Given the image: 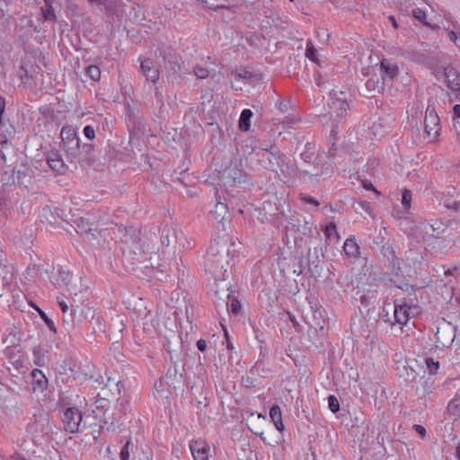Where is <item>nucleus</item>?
Returning a JSON list of instances; mask_svg holds the SVG:
<instances>
[{"instance_id": "27", "label": "nucleus", "mask_w": 460, "mask_h": 460, "mask_svg": "<svg viewBox=\"0 0 460 460\" xmlns=\"http://www.w3.org/2000/svg\"><path fill=\"white\" fill-rule=\"evenodd\" d=\"M270 417L274 426L279 431H282L284 429V424L282 421V413L279 405H273L270 409Z\"/></svg>"}, {"instance_id": "53", "label": "nucleus", "mask_w": 460, "mask_h": 460, "mask_svg": "<svg viewBox=\"0 0 460 460\" xmlns=\"http://www.w3.org/2000/svg\"><path fill=\"white\" fill-rule=\"evenodd\" d=\"M84 134L88 139H93L95 137L94 128L91 125H87L84 128Z\"/></svg>"}, {"instance_id": "29", "label": "nucleus", "mask_w": 460, "mask_h": 460, "mask_svg": "<svg viewBox=\"0 0 460 460\" xmlns=\"http://www.w3.org/2000/svg\"><path fill=\"white\" fill-rule=\"evenodd\" d=\"M343 251L345 254L349 257H357L358 255L359 246L356 243L354 236H350L345 241L343 245Z\"/></svg>"}, {"instance_id": "21", "label": "nucleus", "mask_w": 460, "mask_h": 460, "mask_svg": "<svg viewBox=\"0 0 460 460\" xmlns=\"http://www.w3.org/2000/svg\"><path fill=\"white\" fill-rule=\"evenodd\" d=\"M217 199V200L215 209L212 210L210 214L215 220L218 223H222L229 218L228 205L226 202L221 201L219 196Z\"/></svg>"}, {"instance_id": "33", "label": "nucleus", "mask_w": 460, "mask_h": 460, "mask_svg": "<svg viewBox=\"0 0 460 460\" xmlns=\"http://www.w3.org/2000/svg\"><path fill=\"white\" fill-rule=\"evenodd\" d=\"M175 231L169 226L164 227L161 234V243L164 246H169L172 241H175Z\"/></svg>"}, {"instance_id": "8", "label": "nucleus", "mask_w": 460, "mask_h": 460, "mask_svg": "<svg viewBox=\"0 0 460 460\" xmlns=\"http://www.w3.org/2000/svg\"><path fill=\"white\" fill-rule=\"evenodd\" d=\"M221 179L225 184L234 185L243 181V172L240 162L237 159L231 160L223 170Z\"/></svg>"}, {"instance_id": "30", "label": "nucleus", "mask_w": 460, "mask_h": 460, "mask_svg": "<svg viewBox=\"0 0 460 460\" xmlns=\"http://www.w3.org/2000/svg\"><path fill=\"white\" fill-rule=\"evenodd\" d=\"M381 77H382L381 79L377 76L370 77L366 82V87L369 91H377L378 93H380L381 91H383L385 89V77L384 75Z\"/></svg>"}, {"instance_id": "56", "label": "nucleus", "mask_w": 460, "mask_h": 460, "mask_svg": "<svg viewBox=\"0 0 460 460\" xmlns=\"http://www.w3.org/2000/svg\"><path fill=\"white\" fill-rule=\"evenodd\" d=\"M318 325L319 326H311L309 329V334L310 333L318 334L320 332L321 336H323L324 335V328L320 323H318Z\"/></svg>"}, {"instance_id": "34", "label": "nucleus", "mask_w": 460, "mask_h": 460, "mask_svg": "<svg viewBox=\"0 0 460 460\" xmlns=\"http://www.w3.org/2000/svg\"><path fill=\"white\" fill-rule=\"evenodd\" d=\"M380 252L384 257L387 258L388 260H391L394 264L398 262V258L395 254V252L392 245H390L389 243H385L384 244H382V246L380 247Z\"/></svg>"}, {"instance_id": "43", "label": "nucleus", "mask_w": 460, "mask_h": 460, "mask_svg": "<svg viewBox=\"0 0 460 460\" xmlns=\"http://www.w3.org/2000/svg\"><path fill=\"white\" fill-rule=\"evenodd\" d=\"M328 408L332 412L336 413L340 411V402L335 395L328 396Z\"/></svg>"}, {"instance_id": "64", "label": "nucleus", "mask_w": 460, "mask_h": 460, "mask_svg": "<svg viewBox=\"0 0 460 460\" xmlns=\"http://www.w3.org/2000/svg\"><path fill=\"white\" fill-rule=\"evenodd\" d=\"M454 119L460 118V104H456L453 108Z\"/></svg>"}, {"instance_id": "54", "label": "nucleus", "mask_w": 460, "mask_h": 460, "mask_svg": "<svg viewBox=\"0 0 460 460\" xmlns=\"http://www.w3.org/2000/svg\"><path fill=\"white\" fill-rule=\"evenodd\" d=\"M358 208H361L362 210H364L365 212L368 213L370 216L371 215V204L370 202L367 201V200H360L358 202Z\"/></svg>"}, {"instance_id": "10", "label": "nucleus", "mask_w": 460, "mask_h": 460, "mask_svg": "<svg viewBox=\"0 0 460 460\" xmlns=\"http://www.w3.org/2000/svg\"><path fill=\"white\" fill-rule=\"evenodd\" d=\"M16 445L17 449L11 457L14 460H31V456L35 454L32 441L26 438H21L17 439Z\"/></svg>"}, {"instance_id": "59", "label": "nucleus", "mask_w": 460, "mask_h": 460, "mask_svg": "<svg viewBox=\"0 0 460 460\" xmlns=\"http://www.w3.org/2000/svg\"><path fill=\"white\" fill-rule=\"evenodd\" d=\"M253 332H254V334H255V339L260 343H264L265 341L263 339V333L257 327H253Z\"/></svg>"}, {"instance_id": "32", "label": "nucleus", "mask_w": 460, "mask_h": 460, "mask_svg": "<svg viewBox=\"0 0 460 460\" xmlns=\"http://www.w3.org/2000/svg\"><path fill=\"white\" fill-rule=\"evenodd\" d=\"M49 351L45 349L41 346H37L33 348V355H34V361L35 364L43 367L46 365V357Z\"/></svg>"}, {"instance_id": "7", "label": "nucleus", "mask_w": 460, "mask_h": 460, "mask_svg": "<svg viewBox=\"0 0 460 460\" xmlns=\"http://www.w3.org/2000/svg\"><path fill=\"white\" fill-rule=\"evenodd\" d=\"M82 412L76 407L66 408L63 415V424L66 431L75 433L79 430L82 422Z\"/></svg>"}, {"instance_id": "18", "label": "nucleus", "mask_w": 460, "mask_h": 460, "mask_svg": "<svg viewBox=\"0 0 460 460\" xmlns=\"http://www.w3.org/2000/svg\"><path fill=\"white\" fill-rule=\"evenodd\" d=\"M31 386L34 393H43L48 388V379L44 373L40 369L32 370L31 374Z\"/></svg>"}, {"instance_id": "63", "label": "nucleus", "mask_w": 460, "mask_h": 460, "mask_svg": "<svg viewBox=\"0 0 460 460\" xmlns=\"http://www.w3.org/2000/svg\"><path fill=\"white\" fill-rule=\"evenodd\" d=\"M197 348L199 351H205L207 349V341L203 339H200L197 341Z\"/></svg>"}, {"instance_id": "37", "label": "nucleus", "mask_w": 460, "mask_h": 460, "mask_svg": "<svg viewBox=\"0 0 460 460\" xmlns=\"http://www.w3.org/2000/svg\"><path fill=\"white\" fill-rule=\"evenodd\" d=\"M447 411L451 415L460 416V396H456L449 402Z\"/></svg>"}, {"instance_id": "6", "label": "nucleus", "mask_w": 460, "mask_h": 460, "mask_svg": "<svg viewBox=\"0 0 460 460\" xmlns=\"http://www.w3.org/2000/svg\"><path fill=\"white\" fill-rule=\"evenodd\" d=\"M157 59L162 58L164 67L172 72L180 69V56L171 48L157 49L155 51Z\"/></svg>"}, {"instance_id": "1", "label": "nucleus", "mask_w": 460, "mask_h": 460, "mask_svg": "<svg viewBox=\"0 0 460 460\" xmlns=\"http://www.w3.org/2000/svg\"><path fill=\"white\" fill-rule=\"evenodd\" d=\"M229 264V248L227 242L224 239H215L210 243L205 258V270L214 275L215 278H221L226 271Z\"/></svg>"}, {"instance_id": "57", "label": "nucleus", "mask_w": 460, "mask_h": 460, "mask_svg": "<svg viewBox=\"0 0 460 460\" xmlns=\"http://www.w3.org/2000/svg\"><path fill=\"white\" fill-rule=\"evenodd\" d=\"M227 3H228V0H222V1H219V3H217V4H211L209 5V8H211V9L227 8Z\"/></svg>"}, {"instance_id": "52", "label": "nucleus", "mask_w": 460, "mask_h": 460, "mask_svg": "<svg viewBox=\"0 0 460 460\" xmlns=\"http://www.w3.org/2000/svg\"><path fill=\"white\" fill-rule=\"evenodd\" d=\"M5 105H6L5 98L4 96L0 95V128L4 127V123L3 120V114L5 110Z\"/></svg>"}, {"instance_id": "28", "label": "nucleus", "mask_w": 460, "mask_h": 460, "mask_svg": "<svg viewBox=\"0 0 460 460\" xmlns=\"http://www.w3.org/2000/svg\"><path fill=\"white\" fill-rule=\"evenodd\" d=\"M424 260L421 252H419L417 250L410 248L405 252V261L409 266H416L417 264H421Z\"/></svg>"}, {"instance_id": "14", "label": "nucleus", "mask_w": 460, "mask_h": 460, "mask_svg": "<svg viewBox=\"0 0 460 460\" xmlns=\"http://www.w3.org/2000/svg\"><path fill=\"white\" fill-rule=\"evenodd\" d=\"M14 131V128L11 127L10 130L6 129V133H0V158L4 162L13 154V146L9 138Z\"/></svg>"}, {"instance_id": "17", "label": "nucleus", "mask_w": 460, "mask_h": 460, "mask_svg": "<svg viewBox=\"0 0 460 460\" xmlns=\"http://www.w3.org/2000/svg\"><path fill=\"white\" fill-rule=\"evenodd\" d=\"M231 76L236 81L245 80L249 84L252 85L261 80V75L251 72L245 67L232 71Z\"/></svg>"}, {"instance_id": "49", "label": "nucleus", "mask_w": 460, "mask_h": 460, "mask_svg": "<svg viewBox=\"0 0 460 460\" xmlns=\"http://www.w3.org/2000/svg\"><path fill=\"white\" fill-rule=\"evenodd\" d=\"M194 74L196 75L197 77L200 79H205L208 76L209 72L207 68L196 66L194 68Z\"/></svg>"}, {"instance_id": "22", "label": "nucleus", "mask_w": 460, "mask_h": 460, "mask_svg": "<svg viewBox=\"0 0 460 460\" xmlns=\"http://www.w3.org/2000/svg\"><path fill=\"white\" fill-rule=\"evenodd\" d=\"M381 76H385V80L388 79L390 82L398 74V66L396 64L391 62L390 60L384 58L381 61L380 66Z\"/></svg>"}, {"instance_id": "19", "label": "nucleus", "mask_w": 460, "mask_h": 460, "mask_svg": "<svg viewBox=\"0 0 460 460\" xmlns=\"http://www.w3.org/2000/svg\"><path fill=\"white\" fill-rule=\"evenodd\" d=\"M96 162L94 146L92 144H84L80 147V160L76 164L85 163L91 166Z\"/></svg>"}, {"instance_id": "15", "label": "nucleus", "mask_w": 460, "mask_h": 460, "mask_svg": "<svg viewBox=\"0 0 460 460\" xmlns=\"http://www.w3.org/2000/svg\"><path fill=\"white\" fill-rule=\"evenodd\" d=\"M58 303L63 313V324L69 331L75 326V308L73 305L69 307L67 303L60 297H58Z\"/></svg>"}, {"instance_id": "46", "label": "nucleus", "mask_w": 460, "mask_h": 460, "mask_svg": "<svg viewBox=\"0 0 460 460\" xmlns=\"http://www.w3.org/2000/svg\"><path fill=\"white\" fill-rule=\"evenodd\" d=\"M426 364H427V367L429 368V371L431 373V374H435L437 373L438 367H439V362L438 361H434L433 358H427L426 359Z\"/></svg>"}, {"instance_id": "9", "label": "nucleus", "mask_w": 460, "mask_h": 460, "mask_svg": "<svg viewBox=\"0 0 460 460\" xmlns=\"http://www.w3.org/2000/svg\"><path fill=\"white\" fill-rule=\"evenodd\" d=\"M388 307L389 310H393L394 324H405L408 322L411 307L407 305L405 298L395 299L394 305L388 303Z\"/></svg>"}, {"instance_id": "45", "label": "nucleus", "mask_w": 460, "mask_h": 460, "mask_svg": "<svg viewBox=\"0 0 460 460\" xmlns=\"http://www.w3.org/2000/svg\"><path fill=\"white\" fill-rule=\"evenodd\" d=\"M110 401L105 398H98L94 402L95 408L105 412L110 408Z\"/></svg>"}, {"instance_id": "16", "label": "nucleus", "mask_w": 460, "mask_h": 460, "mask_svg": "<svg viewBox=\"0 0 460 460\" xmlns=\"http://www.w3.org/2000/svg\"><path fill=\"white\" fill-rule=\"evenodd\" d=\"M140 68L146 80L156 83L159 79V69L155 66V62L151 58H145L141 61Z\"/></svg>"}, {"instance_id": "38", "label": "nucleus", "mask_w": 460, "mask_h": 460, "mask_svg": "<svg viewBox=\"0 0 460 460\" xmlns=\"http://www.w3.org/2000/svg\"><path fill=\"white\" fill-rule=\"evenodd\" d=\"M87 75L93 81L97 82L101 78V70L99 66L91 65L86 67Z\"/></svg>"}, {"instance_id": "35", "label": "nucleus", "mask_w": 460, "mask_h": 460, "mask_svg": "<svg viewBox=\"0 0 460 460\" xmlns=\"http://www.w3.org/2000/svg\"><path fill=\"white\" fill-rule=\"evenodd\" d=\"M41 12L46 21L57 20V15L55 14L52 3L50 0H45V6L41 7Z\"/></svg>"}, {"instance_id": "36", "label": "nucleus", "mask_w": 460, "mask_h": 460, "mask_svg": "<svg viewBox=\"0 0 460 460\" xmlns=\"http://www.w3.org/2000/svg\"><path fill=\"white\" fill-rule=\"evenodd\" d=\"M379 318H382L385 323L394 325L393 318V310H389L388 303H385L382 311L378 314Z\"/></svg>"}, {"instance_id": "24", "label": "nucleus", "mask_w": 460, "mask_h": 460, "mask_svg": "<svg viewBox=\"0 0 460 460\" xmlns=\"http://www.w3.org/2000/svg\"><path fill=\"white\" fill-rule=\"evenodd\" d=\"M231 296L226 291H216L214 293L213 303L217 310L226 309L228 311Z\"/></svg>"}, {"instance_id": "48", "label": "nucleus", "mask_w": 460, "mask_h": 460, "mask_svg": "<svg viewBox=\"0 0 460 460\" xmlns=\"http://www.w3.org/2000/svg\"><path fill=\"white\" fill-rule=\"evenodd\" d=\"M411 201V192L409 190H404L402 195V203L405 208H409Z\"/></svg>"}, {"instance_id": "42", "label": "nucleus", "mask_w": 460, "mask_h": 460, "mask_svg": "<svg viewBox=\"0 0 460 460\" xmlns=\"http://www.w3.org/2000/svg\"><path fill=\"white\" fill-rule=\"evenodd\" d=\"M324 234L326 238L330 240L332 237L339 238L335 223L331 222L329 225L326 226Z\"/></svg>"}, {"instance_id": "31", "label": "nucleus", "mask_w": 460, "mask_h": 460, "mask_svg": "<svg viewBox=\"0 0 460 460\" xmlns=\"http://www.w3.org/2000/svg\"><path fill=\"white\" fill-rule=\"evenodd\" d=\"M253 113L249 109H244L240 115L239 119V128L242 131H248L251 127V118L252 117Z\"/></svg>"}, {"instance_id": "26", "label": "nucleus", "mask_w": 460, "mask_h": 460, "mask_svg": "<svg viewBox=\"0 0 460 460\" xmlns=\"http://www.w3.org/2000/svg\"><path fill=\"white\" fill-rule=\"evenodd\" d=\"M279 163L277 165V173L279 171L280 173L283 174L285 178H289L296 175L295 166L287 162L283 155H279Z\"/></svg>"}, {"instance_id": "44", "label": "nucleus", "mask_w": 460, "mask_h": 460, "mask_svg": "<svg viewBox=\"0 0 460 460\" xmlns=\"http://www.w3.org/2000/svg\"><path fill=\"white\" fill-rule=\"evenodd\" d=\"M134 445L130 440H128L120 451L121 460H129V450L133 448Z\"/></svg>"}, {"instance_id": "5", "label": "nucleus", "mask_w": 460, "mask_h": 460, "mask_svg": "<svg viewBox=\"0 0 460 460\" xmlns=\"http://www.w3.org/2000/svg\"><path fill=\"white\" fill-rule=\"evenodd\" d=\"M425 131L429 137L433 140L437 139L439 136L441 126L440 119L436 111L434 105L429 104L426 109L424 119Z\"/></svg>"}, {"instance_id": "2", "label": "nucleus", "mask_w": 460, "mask_h": 460, "mask_svg": "<svg viewBox=\"0 0 460 460\" xmlns=\"http://www.w3.org/2000/svg\"><path fill=\"white\" fill-rule=\"evenodd\" d=\"M332 112L324 114L323 116V124L326 128H330V138L332 143V148L330 150L331 155H332V151L335 150V141L337 140L338 128L339 125L342 122L344 116L347 113V111L349 109V103L345 100L335 99L332 101L330 104Z\"/></svg>"}, {"instance_id": "11", "label": "nucleus", "mask_w": 460, "mask_h": 460, "mask_svg": "<svg viewBox=\"0 0 460 460\" xmlns=\"http://www.w3.org/2000/svg\"><path fill=\"white\" fill-rule=\"evenodd\" d=\"M445 82L447 88L456 93V100L460 102V74L451 66L444 68Z\"/></svg>"}, {"instance_id": "12", "label": "nucleus", "mask_w": 460, "mask_h": 460, "mask_svg": "<svg viewBox=\"0 0 460 460\" xmlns=\"http://www.w3.org/2000/svg\"><path fill=\"white\" fill-rule=\"evenodd\" d=\"M190 449L194 460H208L210 447L206 440L197 439L190 442Z\"/></svg>"}, {"instance_id": "13", "label": "nucleus", "mask_w": 460, "mask_h": 460, "mask_svg": "<svg viewBox=\"0 0 460 460\" xmlns=\"http://www.w3.org/2000/svg\"><path fill=\"white\" fill-rule=\"evenodd\" d=\"M47 164L52 171L64 174L67 171V165L65 164L58 150L52 148L47 153Z\"/></svg>"}, {"instance_id": "50", "label": "nucleus", "mask_w": 460, "mask_h": 460, "mask_svg": "<svg viewBox=\"0 0 460 460\" xmlns=\"http://www.w3.org/2000/svg\"><path fill=\"white\" fill-rule=\"evenodd\" d=\"M78 232L88 234L93 229L89 224V222H85L83 218L81 219V222L77 225Z\"/></svg>"}, {"instance_id": "55", "label": "nucleus", "mask_w": 460, "mask_h": 460, "mask_svg": "<svg viewBox=\"0 0 460 460\" xmlns=\"http://www.w3.org/2000/svg\"><path fill=\"white\" fill-rule=\"evenodd\" d=\"M3 270H4V275L2 278V285L8 286L12 279V274L10 273V271L8 270V269L6 267H4V269Z\"/></svg>"}, {"instance_id": "4", "label": "nucleus", "mask_w": 460, "mask_h": 460, "mask_svg": "<svg viewBox=\"0 0 460 460\" xmlns=\"http://www.w3.org/2000/svg\"><path fill=\"white\" fill-rule=\"evenodd\" d=\"M257 164L263 169L271 172H277V165L279 163L280 154L273 147L270 149L259 147L255 153Z\"/></svg>"}, {"instance_id": "39", "label": "nucleus", "mask_w": 460, "mask_h": 460, "mask_svg": "<svg viewBox=\"0 0 460 460\" xmlns=\"http://www.w3.org/2000/svg\"><path fill=\"white\" fill-rule=\"evenodd\" d=\"M317 50L314 47L313 43L311 41H308L306 43V49H305V57L309 58L311 61L317 63Z\"/></svg>"}, {"instance_id": "23", "label": "nucleus", "mask_w": 460, "mask_h": 460, "mask_svg": "<svg viewBox=\"0 0 460 460\" xmlns=\"http://www.w3.org/2000/svg\"><path fill=\"white\" fill-rule=\"evenodd\" d=\"M49 418L47 413H40L33 415V421L28 424L27 430L29 432H44V422L49 423Z\"/></svg>"}, {"instance_id": "62", "label": "nucleus", "mask_w": 460, "mask_h": 460, "mask_svg": "<svg viewBox=\"0 0 460 460\" xmlns=\"http://www.w3.org/2000/svg\"><path fill=\"white\" fill-rule=\"evenodd\" d=\"M303 200L305 203L313 204L314 206H319L320 205V203L312 196H305V197L303 198Z\"/></svg>"}, {"instance_id": "58", "label": "nucleus", "mask_w": 460, "mask_h": 460, "mask_svg": "<svg viewBox=\"0 0 460 460\" xmlns=\"http://www.w3.org/2000/svg\"><path fill=\"white\" fill-rule=\"evenodd\" d=\"M249 429L256 436L260 437L261 438V440L264 442V443H267L266 442V438L264 436V432L262 430H261L259 428H255V429H252L249 427Z\"/></svg>"}, {"instance_id": "25", "label": "nucleus", "mask_w": 460, "mask_h": 460, "mask_svg": "<svg viewBox=\"0 0 460 460\" xmlns=\"http://www.w3.org/2000/svg\"><path fill=\"white\" fill-rule=\"evenodd\" d=\"M72 275L69 270L60 266L58 269V275L52 281V283L59 288L68 287L71 283Z\"/></svg>"}, {"instance_id": "60", "label": "nucleus", "mask_w": 460, "mask_h": 460, "mask_svg": "<svg viewBox=\"0 0 460 460\" xmlns=\"http://www.w3.org/2000/svg\"><path fill=\"white\" fill-rule=\"evenodd\" d=\"M384 243H385L384 237L381 235H378L376 238H374V240H373V248H375V246L381 247L382 244H384Z\"/></svg>"}, {"instance_id": "20", "label": "nucleus", "mask_w": 460, "mask_h": 460, "mask_svg": "<svg viewBox=\"0 0 460 460\" xmlns=\"http://www.w3.org/2000/svg\"><path fill=\"white\" fill-rule=\"evenodd\" d=\"M17 181L20 185L29 188L32 183L33 170L27 164H22L21 168L17 170Z\"/></svg>"}, {"instance_id": "51", "label": "nucleus", "mask_w": 460, "mask_h": 460, "mask_svg": "<svg viewBox=\"0 0 460 460\" xmlns=\"http://www.w3.org/2000/svg\"><path fill=\"white\" fill-rule=\"evenodd\" d=\"M230 309L234 314H238L241 311V303L239 302V300H237L235 298H232Z\"/></svg>"}, {"instance_id": "3", "label": "nucleus", "mask_w": 460, "mask_h": 460, "mask_svg": "<svg viewBox=\"0 0 460 460\" xmlns=\"http://www.w3.org/2000/svg\"><path fill=\"white\" fill-rule=\"evenodd\" d=\"M60 137L66 158L71 164H76L80 160V139L75 129L71 126H64L61 128Z\"/></svg>"}, {"instance_id": "40", "label": "nucleus", "mask_w": 460, "mask_h": 460, "mask_svg": "<svg viewBox=\"0 0 460 460\" xmlns=\"http://www.w3.org/2000/svg\"><path fill=\"white\" fill-rule=\"evenodd\" d=\"M35 309L38 311L40 316L41 317V319L45 322V323L47 324V326L49 327V329L50 331H52L53 332H57V328H56V325L54 323V322L48 317V315L46 314V313L44 311H42L40 307L38 306H35Z\"/></svg>"}, {"instance_id": "41", "label": "nucleus", "mask_w": 460, "mask_h": 460, "mask_svg": "<svg viewBox=\"0 0 460 460\" xmlns=\"http://www.w3.org/2000/svg\"><path fill=\"white\" fill-rule=\"evenodd\" d=\"M412 15L417 21L422 22L424 25H429V22L426 21L427 14L424 10L420 8H415L412 10Z\"/></svg>"}, {"instance_id": "47", "label": "nucleus", "mask_w": 460, "mask_h": 460, "mask_svg": "<svg viewBox=\"0 0 460 460\" xmlns=\"http://www.w3.org/2000/svg\"><path fill=\"white\" fill-rule=\"evenodd\" d=\"M305 149L306 150L301 154V158L303 159L304 162L310 163L313 158L314 153L310 152L311 146L309 143L305 145Z\"/></svg>"}, {"instance_id": "61", "label": "nucleus", "mask_w": 460, "mask_h": 460, "mask_svg": "<svg viewBox=\"0 0 460 460\" xmlns=\"http://www.w3.org/2000/svg\"><path fill=\"white\" fill-rule=\"evenodd\" d=\"M413 429L421 437H424L426 435V429L423 426L415 424L413 426Z\"/></svg>"}]
</instances>
